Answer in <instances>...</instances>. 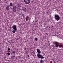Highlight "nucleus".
Wrapping results in <instances>:
<instances>
[{
    "label": "nucleus",
    "mask_w": 63,
    "mask_h": 63,
    "mask_svg": "<svg viewBox=\"0 0 63 63\" xmlns=\"http://www.w3.org/2000/svg\"><path fill=\"white\" fill-rule=\"evenodd\" d=\"M37 52L38 53L37 54V56L39 58H41V59H44V57L42 55H41L40 54L41 53V51L40 50V49H37Z\"/></svg>",
    "instance_id": "f257e3e1"
},
{
    "label": "nucleus",
    "mask_w": 63,
    "mask_h": 63,
    "mask_svg": "<svg viewBox=\"0 0 63 63\" xmlns=\"http://www.w3.org/2000/svg\"><path fill=\"white\" fill-rule=\"evenodd\" d=\"M54 18L57 21H58L59 19H60L59 16L55 14L54 15Z\"/></svg>",
    "instance_id": "f03ea898"
},
{
    "label": "nucleus",
    "mask_w": 63,
    "mask_h": 63,
    "mask_svg": "<svg viewBox=\"0 0 63 63\" xmlns=\"http://www.w3.org/2000/svg\"><path fill=\"white\" fill-rule=\"evenodd\" d=\"M25 3L26 4H29L31 1V0H24Z\"/></svg>",
    "instance_id": "7ed1b4c3"
},
{
    "label": "nucleus",
    "mask_w": 63,
    "mask_h": 63,
    "mask_svg": "<svg viewBox=\"0 0 63 63\" xmlns=\"http://www.w3.org/2000/svg\"><path fill=\"white\" fill-rule=\"evenodd\" d=\"M12 28L13 29V30H15L16 31H17V29L16 28V26L15 25H13L12 27Z\"/></svg>",
    "instance_id": "20e7f679"
},
{
    "label": "nucleus",
    "mask_w": 63,
    "mask_h": 63,
    "mask_svg": "<svg viewBox=\"0 0 63 63\" xmlns=\"http://www.w3.org/2000/svg\"><path fill=\"white\" fill-rule=\"evenodd\" d=\"M54 44L55 45V47H59V45L58 44H59V43L57 42H54Z\"/></svg>",
    "instance_id": "39448f33"
},
{
    "label": "nucleus",
    "mask_w": 63,
    "mask_h": 63,
    "mask_svg": "<svg viewBox=\"0 0 63 63\" xmlns=\"http://www.w3.org/2000/svg\"><path fill=\"white\" fill-rule=\"evenodd\" d=\"M22 16H23V18H24L25 17V13H22Z\"/></svg>",
    "instance_id": "423d86ee"
},
{
    "label": "nucleus",
    "mask_w": 63,
    "mask_h": 63,
    "mask_svg": "<svg viewBox=\"0 0 63 63\" xmlns=\"http://www.w3.org/2000/svg\"><path fill=\"white\" fill-rule=\"evenodd\" d=\"M6 10L7 11H9L10 10V8H9V6H7L5 7Z\"/></svg>",
    "instance_id": "0eeeda50"
},
{
    "label": "nucleus",
    "mask_w": 63,
    "mask_h": 63,
    "mask_svg": "<svg viewBox=\"0 0 63 63\" xmlns=\"http://www.w3.org/2000/svg\"><path fill=\"white\" fill-rule=\"evenodd\" d=\"M28 19H29V16H27L26 18V20L27 21L28 20Z\"/></svg>",
    "instance_id": "6e6552de"
},
{
    "label": "nucleus",
    "mask_w": 63,
    "mask_h": 63,
    "mask_svg": "<svg viewBox=\"0 0 63 63\" xmlns=\"http://www.w3.org/2000/svg\"><path fill=\"white\" fill-rule=\"evenodd\" d=\"M13 9H16V6L15 5H13L12 7Z\"/></svg>",
    "instance_id": "1a4fd4ad"
},
{
    "label": "nucleus",
    "mask_w": 63,
    "mask_h": 63,
    "mask_svg": "<svg viewBox=\"0 0 63 63\" xmlns=\"http://www.w3.org/2000/svg\"><path fill=\"white\" fill-rule=\"evenodd\" d=\"M9 6L10 7H12L13 6V3H10L9 4Z\"/></svg>",
    "instance_id": "9d476101"
},
{
    "label": "nucleus",
    "mask_w": 63,
    "mask_h": 63,
    "mask_svg": "<svg viewBox=\"0 0 63 63\" xmlns=\"http://www.w3.org/2000/svg\"><path fill=\"white\" fill-rule=\"evenodd\" d=\"M23 11L24 12H27V10L26 8H24L23 9Z\"/></svg>",
    "instance_id": "9b49d317"
},
{
    "label": "nucleus",
    "mask_w": 63,
    "mask_h": 63,
    "mask_svg": "<svg viewBox=\"0 0 63 63\" xmlns=\"http://www.w3.org/2000/svg\"><path fill=\"white\" fill-rule=\"evenodd\" d=\"M15 56L14 55H12L11 56V58L12 59H15Z\"/></svg>",
    "instance_id": "f8f14e48"
},
{
    "label": "nucleus",
    "mask_w": 63,
    "mask_h": 63,
    "mask_svg": "<svg viewBox=\"0 0 63 63\" xmlns=\"http://www.w3.org/2000/svg\"><path fill=\"white\" fill-rule=\"evenodd\" d=\"M20 5H21L19 3L17 5V6H18V7L20 8Z\"/></svg>",
    "instance_id": "ddd939ff"
},
{
    "label": "nucleus",
    "mask_w": 63,
    "mask_h": 63,
    "mask_svg": "<svg viewBox=\"0 0 63 63\" xmlns=\"http://www.w3.org/2000/svg\"><path fill=\"white\" fill-rule=\"evenodd\" d=\"M58 47H60V48H61V47H63V46L59 45Z\"/></svg>",
    "instance_id": "4468645a"
},
{
    "label": "nucleus",
    "mask_w": 63,
    "mask_h": 63,
    "mask_svg": "<svg viewBox=\"0 0 63 63\" xmlns=\"http://www.w3.org/2000/svg\"><path fill=\"white\" fill-rule=\"evenodd\" d=\"M40 63H44V61L42 60H41L40 61Z\"/></svg>",
    "instance_id": "2eb2a0df"
},
{
    "label": "nucleus",
    "mask_w": 63,
    "mask_h": 63,
    "mask_svg": "<svg viewBox=\"0 0 63 63\" xmlns=\"http://www.w3.org/2000/svg\"><path fill=\"white\" fill-rule=\"evenodd\" d=\"M16 30H14L12 31V32L13 33H16Z\"/></svg>",
    "instance_id": "dca6fc26"
},
{
    "label": "nucleus",
    "mask_w": 63,
    "mask_h": 63,
    "mask_svg": "<svg viewBox=\"0 0 63 63\" xmlns=\"http://www.w3.org/2000/svg\"><path fill=\"white\" fill-rule=\"evenodd\" d=\"M13 12H16V9H13Z\"/></svg>",
    "instance_id": "f3484780"
},
{
    "label": "nucleus",
    "mask_w": 63,
    "mask_h": 63,
    "mask_svg": "<svg viewBox=\"0 0 63 63\" xmlns=\"http://www.w3.org/2000/svg\"><path fill=\"white\" fill-rule=\"evenodd\" d=\"M35 39L36 41H38V38H37L36 37L35 38Z\"/></svg>",
    "instance_id": "a211bd4d"
},
{
    "label": "nucleus",
    "mask_w": 63,
    "mask_h": 63,
    "mask_svg": "<svg viewBox=\"0 0 63 63\" xmlns=\"http://www.w3.org/2000/svg\"><path fill=\"white\" fill-rule=\"evenodd\" d=\"M8 51H10V48L8 47Z\"/></svg>",
    "instance_id": "6ab92c4d"
},
{
    "label": "nucleus",
    "mask_w": 63,
    "mask_h": 63,
    "mask_svg": "<svg viewBox=\"0 0 63 63\" xmlns=\"http://www.w3.org/2000/svg\"><path fill=\"white\" fill-rule=\"evenodd\" d=\"M46 13H47V15H48H48H49L48 12H47Z\"/></svg>",
    "instance_id": "aec40b11"
},
{
    "label": "nucleus",
    "mask_w": 63,
    "mask_h": 63,
    "mask_svg": "<svg viewBox=\"0 0 63 63\" xmlns=\"http://www.w3.org/2000/svg\"><path fill=\"white\" fill-rule=\"evenodd\" d=\"M13 53L14 54V55H15V54H16V52H15V51H13Z\"/></svg>",
    "instance_id": "412c9836"
},
{
    "label": "nucleus",
    "mask_w": 63,
    "mask_h": 63,
    "mask_svg": "<svg viewBox=\"0 0 63 63\" xmlns=\"http://www.w3.org/2000/svg\"><path fill=\"white\" fill-rule=\"evenodd\" d=\"M7 54L8 55H10V53H7Z\"/></svg>",
    "instance_id": "4be33fe9"
},
{
    "label": "nucleus",
    "mask_w": 63,
    "mask_h": 63,
    "mask_svg": "<svg viewBox=\"0 0 63 63\" xmlns=\"http://www.w3.org/2000/svg\"><path fill=\"white\" fill-rule=\"evenodd\" d=\"M24 50H26V48H25L24 49Z\"/></svg>",
    "instance_id": "5701e85b"
},
{
    "label": "nucleus",
    "mask_w": 63,
    "mask_h": 63,
    "mask_svg": "<svg viewBox=\"0 0 63 63\" xmlns=\"http://www.w3.org/2000/svg\"><path fill=\"white\" fill-rule=\"evenodd\" d=\"M28 56L29 57V55H28Z\"/></svg>",
    "instance_id": "b1692460"
},
{
    "label": "nucleus",
    "mask_w": 63,
    "mask_h": 63,
    "mask_svg": "<svg viewBox=\"0 0 63 63\" xmlns=\"http://www.w3.org/2000/svg\"><path fill=\"white\" fill-rule=\"evenodd\" d=\"M53 62L54 63L55 62V61H54Z\"/></svg>",
    "instance_id": "393cba45"
},
{
    "label": "nucleus",
    "mask_w": 63,
    "mask_h": 63,
    "mask_svg": "<svg viewBox=\"0 0 63 63\" xmlns=\"http://www.w3.org/2000/svg\"><path fill=\"white\" fill-rule=\"evenodd\" d=\"M52 60H53V61H54V59H52Z\"/></svg>",
    "instance_id": "a878e982"
},
{
    "label": "nucleus",
    "mask_w": 63,
    "mask_h": 63,
    "mask_svg": "<svg viewBox=\"0 0 63 63\" xmlns=\"http://www.w3.org/2000/svg\"><path fill=\"white\" fill-rule=\"evenodd\" d=\"M33 22H34V21H33Z\"/></svg>",
    "instance_id": "bb28decb"
}]
</instances>
